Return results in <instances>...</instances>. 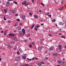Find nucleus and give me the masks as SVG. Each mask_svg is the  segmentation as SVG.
<instances>
[{"mask_svg":"<svg viewBox=\"0 0 66 66\" xmlns=\"http://www.w3.org/2000/svg\"><path fill=\"white\" fill-rule=\"evenodd\" d=\"M62 45H60L59 46V49L60 50V51H62Z\"/></svg>","mask_w":66,"mask_h":66,"instance_id":"f257e3e1","label":"nucleus"},{"mask_svg":"<svg viewBox=\"0 0 66 66\" xmlns=\"http://www.w3.org/2000/svg\"><path fill=\"white\" fill-rule=\"evenodd\" d=\"M7 34V33L6 32V31H4V35H6Z\"/></svg>","mask_w":66,"mask_h":66,"instance_id":"f03ea898","label":"nucleus"},{"mask_svg":"<svg viewBox=\"0 0 66 66\" xmlns=\"http://www.w3.org/2000/svg\"><path fill=\"white\" fill-rule=\"evenodd\" d=\"M22 19L24 20H25V19H26V17H25V16H24V15H22Z\"/></svg>","mask_w":66,"mask_h":66,"instance_id":"7ed1b4c3","label":"nucleus"},{"mask_svg":"<svg viewBox=\"0 0 66 66\" xmlns=\"http://www.w3.org/2000/svg\"><path fill=\"white\" fill-rule=\"evenodd\" d=\"M22 31L23 34H25V30L24 29H22Z\"/></svg>","mask_w":66,"mask_h":66,"instance_id":"20e7f679","label":"nucleus"},{"mask_svg":"<svg viewBox=\"0 0 66 66\" xmlns=\"http://www.w3.org/2000/svg\"><path fill=\"white\" fill-rule=\"evenodd\" d=\"M15 59L16 61H19V57H15Z\"/></svg>","mask_w":66,"mask_h":66,"instance_id":"39448f33","label":"nucleus"},{"mask_svg":"<svg viewBox=\"0 0 66 66\" xmlns=\"http://www.w3.org/2000/svg\"><path fill=\"white\" fill-rule=\"evenodd\" d=\"M52 55L54 56H57V55L56 53H53L52 54Z\"/></svg>","mask_w":66,"mask_h":66,"instance_id":"423d86ee","label":"nucleus"},{"mask_svg":"<svg viewBox=\"0 0 66 66\" xmlns=\"http://www.w3.org/2000/svg\"><path fill=\"white\" fill-rule=\"evenodd\" d=\"M53 50V47H52L50 48L49 49V51H52Z\"/></svg>","mask_w":66,"mask_h":66,"instance_id":"0eeeda50","label":"nucleus"},{"mask_svg":"<svg viewBox=\"0 0 66 66\" xmlns=\"http://www.w3.org/2000/svg\"><path fill=\"white\" fill-rule=\"evenodd\" d=\"M34 17L36 19H37L38 18V16L36 15H34Z\"/></svg>","mask_w":66,"mask_h":66,"instance_id":"6e6552de","label":"nucleus"},{"mask_svg":"<svg viewBox=\"0 0 66 66\" xmlns=\"http://www.w3.org/2000/svg\"><path fill=\"white\" fill-rule=\"evenodd\" d=\"M9 35L10 36H14L15 35H14V34H9Z\"/></svg>","mask_w":66,"mask_h":66,"instance_id":"1a4fd4ad","label":"nucleus"},{"mask_svg":"<svg viewBox=\"0 0 66 66\" xmlns=\"http://www.w3.org/2000/svg\"><path fill=\"white\" fill-rule=\"evenodd\" d=\"M42 48L41 47H40L38 48V49L40 51H41V50H42Z\"/></svg>","mask_w":66,"mask_h":66,"instance_id":"9d476101","label":"nucleus"},{"mask_svg":"<svg viewBox=\"0 0 66 66\" xmlns=\"http://www.w3.org/2000/svg\"><path fill=\"white\" fill-rule=\"evenodd\" d=\"M22 57V59H27V58L26 57L24 56H23Z\"/></svg>","mask_w":66,"mask_h":66,"instance_id":"9b49d317","label":"nucleus"},{"mask_svg":"<svg viewBox=\"0 0 66 66\" xmlns=\"http://www.w3.org/2000/svg\"><path fill=\"white\" fill-rule=\"evenodd\" d=\"M43 41H44V40L43 39H41V42L40 43L41 44L43 43Z\"/></svg>","mask_w":66,"mask_h":66,"instance_id":"f8f14e48","label":"nucleus"},{"mask_svg":"<svg viewBox=\"0 0 66 66\" xmlns=\"http://www.w3.org/2000/svg\"><path fill=\"white\" fill-rule=\"evenodd\" d=\"M12 13H14V14H15L16 13V11L15 10H13L12 11Z\"/></svg>","mask_w":66,"mask_h":66,"instance_id":"ddd939ff","label":"nucleus"},{"mask_svg":"<svg viewBox=\"0 0 66 66\" xmlns=\"http://www.w3.org/2000/svg\"><path fill=\"white\" fill-rule=\"evenodd\" d=\"M7 48H11V46L10 45H9L7 46Z\"/></svg>","mask_w":66,"mask_h":66,"instance_id":"4468645a","label":"nucleus"},{"mask_svg":"<svg viewBox=\"0 0 66 66\" xmlns=\"http://www.w3.org/2000/svg\"><path fill=\"white\" fill-rule=\"evenodd\" d=\"M18 29L19 30H21V28L20 27H18Z\"/></svg>","mask_w":66,"mask_h":66,"instance_id":"2eb2a0df","label":"nucleus"},{"mask_svg":"<svg viewBox=\"0 0 66 66\" xmlns=\"http://www.w3.org/2000/svg\"><path fill=\"white\" fill-rule=\"evenodd\" d=\"M11 44H13L15 43V42H14V41L13 40L11 42Z\"/></svg>","mask_w":66,"mask_h":66,"instance_id":"dca6fc26","label":"nucleus"},{"mask_svg":"<svg viewBox=\"0 0 66 66\" xmlns=\"http://www.w3.org/2000/svg\"><path fill=\"white\" fill-rule=\"evenodd\" d=\"M7 11V9H5L4 10V11L5 12V13H6V11Z\"/></svg>","mask_w":66,"mask_h":66,"instance_id":"f3484780","label":"nucleus"},{"mask_svg":"<svg viewBox=\"0 0 66 66\" xmlns=\"http://www.w3.org/2000/svg\"><path fill=\"white\" fill-rule=\"evenodd\" d=\"M38 65L39 66H41V65H42V64H41L40 63H38Z\"/></svg>","mask_w":66,"mask_h":66,"instance_id":"a211bd4d","label":"nucleus"},{"mask_svg":"<svg viewBox=\"0 0 66 66\" xmlns=\"http://www.w3.org/2000/svg\"><path fill=\"white\" fill-rule=\"evenodd\" d=\"M35 26V25H34L33 24L32 25V26L31 28V29H33V28H34V26Z\"/></svg>","mask_w":66,"mask_h":66,"instance_id":"6ab92c4d","label":"nucleus"},{"mask_svg":"<svg viewBox=\"0 0 66 66\" xmlns=\"http://www.w3.org/2000/svg\"><path fill=\"white\" fill-rule=\"evenodd\" d=\"M52 21H53V22H55V19H53L52 20Z\"/></svg>","mask_w":66,"mask_h":66,"instance_id":"aec40b11","label":"nucleus"},{"mask_svg":"<svg viewBox=\"0 0 66 66\" xmlns=\"http://www.w3.org/2000/svg\"><path fill=\"white\" fill-rule=\"evenodd\" d=\"M6 6H10V4H6Z\"/></svg>","mask_w":66,"mask_h":66,"instance_id":"412c9836","label":"nucleus"},{"mask_svg":"<svg viewBox=\"0 0 66 66\" xmlns=\"http://www.w3.org/2000/svg\"><path fill=\"white\" fill-rule=\"evenodd\" d=\"M40 4H41V5H43V6H45L44 4H43V3H40Z\"/></svg>","mask_w":66,"mask_h":66,"instance_id":"4be33fe9","label":"nucleus"},{"mask_svg":"<svg viewBox=\"0 0 66 66\" xmlns=\"http://www.w3.org/2000/svg\"><path fill=\"white\" fill-rule=\"evenodd\" d=\"M58 62L59 63V64H61V61H58Z\"/></svg>","mask_w":66,"mask_h":66,"instance_id":"5701e85b","label":"nucleus"},{"mask_svg":"<svg viewBox=\"0 0 66 66\" xmlns=\"http://www.w3.org/2000/svg\"><path fill=\"white\" fill-rule=\"evenodd\" d=\"M35 30H36V31H37V30H38L37 29V28L36 27L35 28Z\"/></svg>","mask_w":66,"mask_h":66,"instance_id":"b1692460","label":"nucleus"},{"mask_svg":"<svg viewBox=\"0 0 66 66\" xmlns=\"http://www.w3.org/2000/svg\"><path fill=\"white\" fill-rule=\"evenodd\" d=\"M17 53L18 54V55H19V54H20V53H19V51H18L17 52Z\"/></svg>","mask_w":66,"mask_h":66,"instance_id":"393cba45","label":"nucleus"},{"mask_svg":"<svg viewBox=\"0 0 66 66\" xmlns=\"http://www.w3.org/2000/svg\"><path fill=\"white\" fill-rule=\"evenodd\" d=\"M39 26H40L39 25H37L36 26V27H37V28H39Z\"/></svg>","mask_w":66,"mask_h":66,"instance_id":"a878e982","label":"nucleus"},{"mask_svg":"<svg viewBox=\"0 0 66 66\" xmlns=\"http://www.w3.org/2000/svg\"><path fill=\"white\" fill-rule=\"evenodd\" d=\"M24 66H29V65L28 64H25L24 65Z\"/></svg>","mask_w":66,"mask_h":66,"instance_id":"bb28decb","label":"nucleus"},{"mask_svg":"<svg viewBox=\"0 0 66 66\" xmlns=\"http://www.w3.org/2000/svg\"><path fill=\"white\" fill-rule=\"evenodd\" d=\"M4 20H6V18H5V16H4Z\"/></svg>","mask_w":66,"mask_h":66,"instance_id":"cd10ccee","label":"nucleus"},{"mask_svg":"<svg viewBox=\"0 0 66 66\" xmlns=\"http://www.w3.org/2000/svg\"><path fill=\"white\" fill-rule=\"evenodd\" d=\"M29 46L30 48H31L32 47V45H31V44L29 45Z\"/></svg>","mask_w":66,"mask_h":66,"instance_id":"c85d7f7f","label":"nucleus"},{"mask_svg":"<svg viewBox=\"0 0 66 66\" xmlns=\"http://www.w3.org/2000/svg\"><path fill=\"white\" fill-rule=\"evenodd\" d=\"M8 23H11V21H8Z\"/></svg>","mask_w":66,"mask_h":66,"instance_id":"c756f323","label":"nucleus"},{"mask_svg":"<svg viewBox=\"0 0 66 66\" xmlns=\"http://www.w3.org/2000/svg\"><path fill=\"white\" fill-rule=\"evenodd\" d=\"M41 63L42 64H45V63L44 62H41Z\"/></svg>","mask_w":66,"mask_h":66,"instance_id":"7c9ffc66","label":"nucleus"},{"mask_svg":"<svg viewBox=\"0 0 66 66\" xmlns=\"http://www.w3.org/2000/svg\"><path fill=\"white\" fill-rule=\"evenodd\" d=\"M29 4V3H28V4H27L26 5H25L26 6H28V5Z\"/></svg>","mask_w":66,"mask_h":66,"instance_id":"2f4dec72","label":"nucleus"},{"mask_svg":"<svg viewBox=\"0 0 66 66\" xmlns=\"http://www.w3.org/2000/svg\"><path fill=\"white\" fill-rule=\"evenodd\" d=\"M59 10L61 11V10H63V9H61V8H59Z\"/></svg>","mask_w":66,"mask_h":66,"instance_id":"473e14b6","label":"nucleus"},{"mask_svg":"<svg viewBox=\"0 0 66 66\" xmlns=\"http://www.w3.org/2000/svg\"><path fill=\"white\" fill-rule=\"evenodd\" d=\"M48 17H51V15H48Z\"/></svg>","mask_w":66,"mask_h":66,"instance_id":"72a5a7b5","label":"nucleus"},{"mask_svg":"<svg viewBox=\"0 0 66 66\" xmlns=\"http://www.w3.org/2000/svg\"><path fill=\"white\" fill-rule=\"evenodd\" d=\"M7 4H10V2H7Z\"/></svg>","mask_w":66,"mask_h":66,"instance_id":"f704fd0d","label":"nucleus"},{"mask_svg":"<svg viewBox=\"0 0 66 66\" xmlns=\"http://www.w3.org/2000/svg\"><path fill=\"white\" fill-rule=\"evenodd\" d=\"M24 2L25 4H26L27 3V1H25Z\"/></svg>","mask_w":66,"mask_h":66,"instance_id":"c9c22d12","label":"nucleus"},{"mask_svg":"<svg viewBox=\"0 0 66 66\" xmlns=\"http://www.w3.org/2000/svg\"><path fill=\"white\" fill-rule=\"evenodd\" d=\"M19 50L20 51H21V48H19Z\"/></svg>","mask_w":66,"mask_h":66,"instance_id":"e433bc0d","label":"nucleus"},{"mask_svg":"<svg viewBox=\"0 0 66 66\" xmlns=\"http://www.w3.org/2000/svg\"><path fill=\"white\" fill-rule=\"evenodd\" d=\"M16 49H17V48H16V47H15L14 48V50H16Z\"/></svg>","mask_w":66,"mask_h":66,"instance_id":"4c0bfd02","label":"nucleus"},{"mask_svg":"<svg viewBox=\"0 0 66 66\" xmlns=\"http://www.w3.org/2000/svg\"><path fill=\"white\" fill-rule=\"evenodd\" d=\"M61 37H62V38H65V36H61Z\"/></svg>","mask_w":66,"mask_h":66,"instance_id":"58836bf2","label":"nucleus"},{"mask_svg":"<svg viewBox=\"0 0 66 66\" xmlns=\"http://www.w3.org/2000/svg\"><path fill=\"white\" fill-rule=\"evenodd\" d=\"M50 14V13H49V12H47V15H49V14Z\"/></svg>","mask_w":66,"mask_h":66,"instance_id":"ea45409f","label":"nucleus"},{"mask_svg":"<svg viewBox=\"0 0 66 66\" xmlns=\"http://www.w3.org/2000/svg\"><path fill=\"white\" fill-rule=\"evenodd\" d=\"M15 16H18V14H15Z\"/></svg>","mask_w":66,"mask_h":66,"instance_id":"a19ab883","label":"nucleus"},{"mask_svg":"<svg viewBox=\"0 0 66 66\" xmlns=\"http://www.w3.org/2000/svg\"><path fill=\"white\" fill-rule=\"evenodd\" d=\"M63 24H64V23H63L62 22H61V25H63Z\"/></svg>","mask_w":66,"mask_h":66,"instance_id":"79ce46f5","label":"nucleus"},{"mask_svg":"<svg viewBox=\"0 0 66 66\" xmlns=\"http://www.w3.org/2000/svg\"><path fill=\"white\" fill-rule=\"evenodd\" d=\"M16 20H17L18 21H20V19H16Z\"/></svg>","mask_w":66,"mask_h":66,"instance_id":"37998d69","label":"nucleus"},{"mask_svg":"<svg viewBox=\"0 0 66 66\" xmlns=\"http://www.w3.org/2000/svg\"><path fill=\"white\" fill-rule=\"evenodd\" d=\"M27 54H25V55H24V56H25V57H26V56H27Z\"/></svg>","mask_w":66,"mask_h":66,"instance_id":"c03bdc74","label":"nucleus"},{"mask_svg":"<svg viewBox=\"0 0 66 66\" xmlns=\"http://www.w3.org/2000/svg\"><path fill=\"white\" fill-rule=\"evenodd\" d=\"M3 32H4V31H3L2 30V31H1V33H3Z\"/></svg>","mask_w":66,"mask_h":66,"instance_id":"a18cd8bd","label":"nucleus"},{"mask_svg":"<svg viewBox=\"0 0 66 66\" xmlns=\"http://www.w3.org/2000/svg\"><path fill=\"white\" fill-rule=\"evenodd\" d=\"M48 57H46L45 58V59H46V60H48Z\"/></svg>","mask_w":66,"mask_h":66,"instance_id":"49530a36","label":"nucleus"},{"mask_svg":"<svg viewBox=\"0 0 66 66\" xmlns=\"http://www.w3.org/2000/svg\"><path fill=\"white\" fill-rule=\"evenodd\" d=\"M22 4H25L24 3V2L22 3Z\"/></svg>","mask_w":66,"mask_h":66,"instance_id":"de8ad7c7","label":"nucleus"},{"mask_svg":"<svg viewBox=\"0 0 66 66\" xmlns=\"http://www.w3.org/2000/svg\"><path fill=\"white\" fill-rule=\"evenodd\" d=\"M14 3H15V4H17V2H14Z\"/></svg>","mask_w":66,"mask_h":66,"instance_id":"09e8293b","label":"nucleus"},{"mask_svg":"<svg viewBox=\"0 0 66 66\" xmlns=\"http://www.w3.org/2000/svg\"><path fill=\"white\" fill-rule=\"evenodd\" d=\"M35 59V58L34 57H33L32 59V60H34Z\"/></svg>","mask_w":66,"mask_h":66,"instance_id":"8fccbe9b","label":"nucleus"},{"mask_svg":"<svg viewBox=\"0 0 66 66\" xmlns=\"http://www.w3.org/2000/svg\"><path fill=\"white\" fill-rule=\"evenodd\" d=\"M29 15H32V13H29Z\"/></svg>","mask_w":66,"mask_h":66,"instance_id":"3c124183","label":"nucleus"},{"mask_svg":"<svg viewBox=\"0 0 66 66\" xmlns=\"http://www.w3.org/2000/svg\"><path fill=\"white\" fill-rule=\"evenodd\" d=\"M13 0H8V1H12Z\"/></svg>","mask_w":66,"mask_h":66,"instance_id":"603ef678","label":"nucleus"},{"mask_svg":"<svg viewBox=\"0 0 66 66\" xmlns=\"http://www.w3.org/2000/svg\"><path fill=\"white\" fill-rule=\"evenodd\" d=\"M61 22H59V24L61 25Z\"/></svg>","mask_w":66,"mask_h":66,"instance_id":"864d4df0","label":"nucleus"},{"mask_svg":"<svg viewBox=\"0 0 66 66\" xmlns=\"http://www.w3.org/2000/svg\"><path fill=\"white\" fill-rule=\"evenodd\" d=\"M24 42H27V41L26 40H24Z\"/></svg>","mask_w":66,"mask_h":66,"instance_id":"5fc2aeb1","label":"nucleus"},{"mask_svg":"<svg viewBox=\"0 0 66 66\" xmlns=\"http://www.w3.org/2000/svg\"><path fill=\"white\" fill-rule=\"evenodd\" d=\"M14 33H15V32H16V30H14Z\"/></svg>","mask_w":66,"mask_h":66,"instance_id":"6e6d98bb","label":"nucleus"},{"mask_svg":"<svg viewBox=\"0 0 66 66\" xmlns=\"http://www.w3.org/2000/svg\"><path fill=\"white\" fill-rule=\"evenodd\" d=\"M32 0V2H34V0Z\"/></svg>","mask_w":66,"mask_h":66,"instance_id":"4d7b16f0","label":"nucleus"},{"mask_svg":"<svg viewBox=\"0 0 66 66\" xmlns=\"http://www.w3.org/2000/svg\"><path fill=\"white\" fill-rule=\"evenodd\" d=\"M20 25L21 26H22V24L21 23H20Z\"/></svg>","mask_w":66,"mask_h":66,"instance_id":"13d9d810","label":"nucleus"},{"mask_svg":"<svg viewBox=\"0 0 66 66\" xmlns=\"http://www.w3.org/2000/svg\"><path fill=\"white\" fill-rule=\"evenodd\" d=\"M42 11H41V10H39V12H40V13H41Z\"/></svg>","mask_w":66,"mask_h":66,"instance_id":"bf43d9fd","label":"nucleus"},{"mask_svg":"<svg viewBox=\"0 0 66 66\" xmlns=\"http://www.w3.org/2000/svg\"><path fill=\"white\" fill-rule=\"evenodd\" d=\"M35 60H37V59H37V57H35Z\"/></svg>","mask_w":66,"mask_h":66,"instance_id":"052dcab7","label":"nucleus"},{"mask_svg":"<svg viewBox=\"0 0 66 66\" xmlns=\"http://www.w3.org/2000/svg\"><path fill=\"white\" fill-rule=\"evenodd\" d=\"M64 64V62H62V64Z\"/></svg>","mask_w":66,"mask_h":66,"instance_id":"680f3d73","label":"nucleus"},{"mask_svg":"<svg viewBox=\"0 0 66 66\" xmlns=\"http://www.w3.org/2000/svg\"><path fill=\"white\" fill-rule=\"evenodd\" d=\"M61 35V33H59V34H58V35Z\"/></svg>","mask_w":66,"mask_h":66,"instance_id":"e2e57ef3","label":"nucleus"},{"mask_svg":"<svg viewBox=\"0 0 66 66\" xmlns=\"http://www.w3.org/2000/svg\"><path fill=\"white\" fill-rule=\"evenodd\" d=\"M44 25V24H41V26H43Z\"/></svg>","mask_w":66,"mask_h":66,"instance_id":"0e129e2a","label":"nucleus"},{"mask_svg":"<svg viewBox=\"0 0 66 66\" xmlns=\"http://www.w3.org/2000/svg\"><path fill=\"white\" fill-rule=\"evenodd\" d=\"M49 36H51L52 35L51 34H49Z\"/></svg>","mask_w":66,"mask_h":66,"instance_id":"69168bd1","label":"nucleus"},{"mask_svg":"<svg viewBox=\"0 0 66 66\" xmlns=\"http://www.w3.org/2000/svg\"><path fill=\"white\" fill-rule=\"evenodd\" d=\"M47 51H46L45 52V53H47Z\"/></svg>","mask_w":66,"mask_h":66,"instance_id":"338daca9","label":"nucleus"},{"mask_svg":"<svg viewBox=\"0 0 66 66\" xmlns=\"http://www.w3.org/2000/svg\"><path fill=\"white\" fill-rule=\"evenodd\" d=\"M64 48H65V49H66V46H64Z\"/></svg>","mask_w":66,"mask_h":66,"instance_id":"774afa93","label":"nucleus"}]
</instances>
